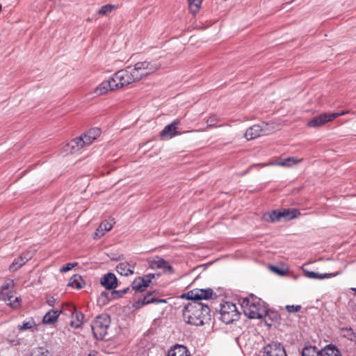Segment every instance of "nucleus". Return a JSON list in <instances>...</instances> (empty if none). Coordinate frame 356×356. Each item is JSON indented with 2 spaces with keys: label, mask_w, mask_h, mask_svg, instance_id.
I'll return each mask as SVG.
<instances>
[{
  "label": "nucleus",
  "mask_w": 356,
  "mask_h": 356,
  "mask_svg": "<svg viewBox=\"0 0 356 356\" xmlns=\"http://www.w3.org/2000/svg\"><path fill=\"white\" fill-rule=\"evenodd\" d=\"M85 146L83 145L81 139H80L79 136L71 140L68 143H67L63 147V152L65 154H74L81 150Z\"/></svg>",
  "instance_id": "11"
},
{
  "label": "nucleus",
  "mask_w": 356,
  "mask_h": 356,
  "mask_svg": "<svg viewBox=\"0 0 356 356\" xmlns=\"http://www.w3.org/2000/svg\"><path fill=\"white\" fill-rule=\"evenodd\" d=\"M241 307L245 315L250 318H261L267 314L264 302L252 295L243 300Z\"/></svg>",
  "instance_id": "2"
},
{
  "label": "nucleus",
  "mask_w": 356,
  "mask_h": 356,
  "mask_svg": "<svg viewBox=\"0 0 356 356\" xmlns=\"http://www.w3.org/2000/svg\"><path fill=\"white\" fill-rule=\"evenodd\" d=\"M30 356H31V355Z\"/></svg>",
  "instance_id": "49"
},
{
  "label": "nucleus",
  "mask_w": 356,
  "mask_h": 356,
  "mask_svg": "<svg viewBox=\"0 0 356 356\" xmlns=\"http://www.w3.org/2000/svg\"><path fill=\"white\" fill-rule=\"evenodd\" d=\"M82 282L83 280L80 275H74L70 278L68 286L79 289L82 288Z\"/></svg>",
  "instance_id": "32"
},
{
  "label": "nucleus",
  "mask_w": 356,
  "mask_h": 356,
  "mask_svg": "<svg viewBox=\"0 0 356 356\" xmlns=\"http://www.w3.org/2000/svg\"><path fill=\"white\" fill-rule=\"evenodd\" d=\"M15 286V282L13 280H6L1 286V290L3 297L6 296V294H11L12 291Z\"/></svg>",
  "instance_id": "29"
},
{
  "label": "nucleus",
  "mask_w": 356,
  "mask_h": 356,
  "mask_svg": "<svg viewBox=\"0 0 356 356\" xmlns=\"http://www.w3.org/2000/svg\"><path fill=\"white\" fill-rule=\"evenodd\" d=\"M136 263L134 261H123L118 264L116 266L117 272L124 276L131 275L134 273Z\"/></svg>",
  "instance_id": "16"
},
{
  "label": "nucleus",
  "mask_w": 356,
  "mask_h": 356,
  "mask_svg": "<svg viewBox=\"0 0 356 356\" xmlns=\"http://www.w3.org/2000/svg\"><path fill=\"white\" fill-rule=\"evenodd\" d=\"M262 134V127L259 124H255L246 130L245 137L247 140H252L260 136Z\"/></svg>",
  "instance_id": "22"
},
{
  "label": "nucleus",
  "mask_w": 356,
  "mask_h": 356,
  "mask_svg": "<svg viewBox=\"0 0 356 356\" xmlns=\"http://www.w3.org/2000/svg\"><path fill=\"white\" fill-rule=\"evenodd\" d=\"M180 120H176L173 121L171 124L165 126L164 129L161 132V136L162 138L170 136V138L177 135V132L176 131L177 126L179 124Z\"/></svg>",
  "instance_id": "21"
},
{
  "label": "nucleus",
  "mask_w": 356,
  "mask_h": 356,
  "mask_svg": "<svg viewBox=\"0 0 356 356\" xmlns=\"http://www.w3.org/2000/svg\"><path fill=\"white\" fill-rule=\"evenodd\" d=\"M161 268H163L165 271L168 272L169 273H173V268L168 261H165V264L163 265Z\"/></svg>",
  "instance_id": "43"
},
{
  "label": "nucleus",
  "mask_w": 356,
  "mask_h": 356,
  "mask_svg": "<svg viewBox=\"0 0 356 356\" xmlns=\"http://www.w3.org/2000/svg\"><path fill=\"white\" fill-rule=\"evenodd\" d=\"M115 90H116V85L113 83L111 78H110L99 84L93 91L91 92V95L94 97H98Z\"/></svg>",
  "instance_id": "10"
},
{
  "label": "nucleus",
  "mask_w": 356,
  "mask_h": 356,
  "mask_svg": "<svg viewBox=\"0 0 356 356\" xmlns=\"http://www.w3.org/2000/svg\"><path fill=\"white\" fill-rule=\"evenodd\" d=\"M159 275L158 274H154V273H149L145 276L143 277V278L145 280V281H147V283L149 284L152 282V280L154 279L156 277H159Z\"/></svg>",
  "instance_id": "40"
},
{
  "label": "nucleus",
  "mask_w": 356,
  "mask_h": 356,
  "mask_svg": "<svg viewBox=\"0 0 356 356\" xmlns=\"http://www.w3.org/2000/svg\"><path fill=\"white\" fill-rule=\"evenodd\" d=\"M165 260L162 258H159L157 260L154 261V264L156 268H161L163 265L165 264Z\"/></svg>",
  "instance_id": "42"
},
{
  "label": "nucleus",
  "mask_w": 356,
  "mask_h": 356,
  "mask_svg": "<svg viewBox=\"0 0 356 356\" xmlns=\"http://www.w3.org/2000/svg\"><path fill=\"white\" fill-rule=\"evenodd\" d=\"M101 134V130L99 128H92L79 136L85 147L91 145Z\"/></svg>",
  "instance_id": "12"
},
{
  "label": "nucleus",
  "mask_w": 356,
  "mask_h": 356,
  "mask_svg": "<svg viewBox=\"0 0 356 356\" xmlns=\"http://www.w3.org/2000/svg\"><path fill=\"white\" fill-rule=\"evenodd\" d=\"M3 299L6 304L12 307L13 309H18L21 306L22 300L20 298L14 297L12 293L6 294V296L3 297Z\"/></svg>",
  "instance_id": "24"
},
{
  "label": "nucleus",
  "mask_w": 356,
  "mask_h": 356,
  "mask_svg": "<svg viewBox=\"0 0 356 356\" xmlns=\"http://www.w3.org/2000/svg\"><path fill=\"white\" fill-rule=\"evenodd\" d=\"M279 211L274 210L271 212L266 213L263 216V218L268 222H275L280 220V217L278 215Z\"/></svg>",
  "instance_id": "30"
},
{
  "label": "nucleus",
  "mask_w": 356,
  "mask_h": 356,
  "mask_svg": "<svg viewBox=\"0 0 356 356\" xmlns=\"http://www.w3.org/2000/svg\"><path fill=\"white\" fill-rule=\"evenodd\" d=\"M120 293V291H115L114 292H113V294H118V293Z\"/></svg>",
  "instance_id": "46"
},
{
  "label": "nucleus",
  "mask_w": 356,
  "mask_h": 356,
  "mask_svg": "<svg viewBox=\"0 0 356 356\" xmlns=\"http://www.w3.org/2000/svg\"><path fill=\"white\" fill-rule=\"evenodd\" d=\"M17 328L20 332L30 330L33 332L38 330L37 323L33 317H29L22 322V323L18 324Z\"/></svg>",
  "instance_id": "17"
},
{
  "label": "nucleus",
  "mask_w": 356,
  "mask_h": 356,
  "mask_svg": "<svg viewBox=\"0 0 356 356\" xmlns=\"http://www.w3.org/2000/svg\"><path fill=\"white\" fill-rule=\"evenodd\" d=\"M111 78L113 83L116 85V90L136 81L129 66L118 71Z\"/></svg>",
  "instance_id": "6"
},
{
  "label": "nucleus",
  "mask_w": 356,
  "mask_h": 356,
  "mask_svg": "<svg viewBox=\"0 0 356 356\" xmlns=\"http://www.w3.org/2000/svg\"><path fill=\"white\" fill-rule=\"evenodd\" d=\"M101 296H104V297H106V296H107V293H106V292H105V291H104V292H102V293H101Z\"/></svg>",
  "instance_id": "45"
},
{
  "label": "nucleus",
  "mask_w": 356,
  "mask_h": 356,
  "mask_svg": "<svg viewBox=\"0 0 356 356\" xmlns=\"http://www.w3.org/2000/svg\"><path fill=\"white\" fill-rule=\"evenodd\" d=\"M101 284L106 289H113L117 287V279L114 274L107 273L101 279Z\"/></svg>",
  "instance_id": "18"
},
{
  "label": "nucleus",
  "mask_w": 356,
  "mask_h": 356,
  "mask_svg": "<svg viewBox=\"0 0 356 356\" xmlns=\"http://www.w3.org/2000/svg\"><path fill=\"white\" fill-rule=\"evenodd\" d=\"M153 302H154V299L151 298L150 296H147L143 297L142 299H140L137 303L140 306H143V305L149 304Z\"/></svg>",
  "instance_id": "37"
},
{
  "label": "nucleus",
  "mask_w": 356,
  "mask_h": 356,
  "mask_svg": "<svg viewBox=\"0 0 356 356\" xmlns=\"http://www.w3.org/2000/svg\"><path fill=\"white\" fill-rule=\"evenodd\" d=\"M351 290H352L353 291H355V293H356V288H351Z\"/></svg>",
  "instance_id": "47"
},
{
  "label": "nucleus",
  "mask_w": 356,
  "mask_h": 356,
  "mask_svg": "<svg viewBox=\"0 0 356 356\" xmlns=\"http://www.w3.org/2000/svg\"><path fill=\"white\" fill-rule=\"evenodd\" d=\"M220 318L226 324H229L237 321L240 317L235 304L230 302H225L220 305Z\"/></svg>",
  "instance_id": "5"
},
{
  "label": "nucleus",
  "mask_w": 356,
  "mask_h": 356,
  "mask_svg": "<svg viewBox=\"0 0 356 356\" xmlns=\"http://www.w3.org/2000/svg\"><path fill=\"white\" fill-rule=\"evenodd\" d=\"M118 8V6L113 4H106L102 6L97 12V14L101 15H108L113 10Z\"/></svg>",
  "instance_id": "31"
},
{
  "label": "nucleus",
  "mask_w": 356,
  "mask_h": 356,
  "mask_svg": "<svg viewBox=\"0 0 356 356\" xmlns=\"http://www.w3.org/2000/svg\"><path fill=\"white\" fill-rule=\"evenodd\" d=\"M339 274V272L334 273H323L319 274L313 271H305V275L307 277L311 279L323 280L325 278L334 277Z\"/></svg>",
  "instance_id": "25"
},
{
  "label": "nucleus",
  "mask_w": 356,
  "mask_h": 356,
  "mask_svg": "<svg viewBox=\"0 0 356 356\" xmlns=\"http://www.w3.org/2000/svg\"><path fill=\"white\" fill-rule=\"evenodd\" d=\"M302 161L301 159H298L296 157H289L281 161L278 162H273L270 163V165H278L283 167H291L294 165H296Z\"/></svg>",
  "instance_id": "23"
},
{
  "label": "nucleus",
  "mask_w": 356,
  "mask_h": 356,
  "mask_svg": "<svg viewBox=\"0 0 356 356\" xmlns=\"http://www.w3.org/2000/svg\"><path fill=\"white\" fill-rule=\"evenodd\" d=\"M149 286L143 277H136L132 283V289L136 291H143Z\"/></svg>",
  "instance_id": "26"
},
{
  "label": "nucleus",
  "mask_w": 356,
  "mask_h": 356,
  "mask_svg": "<svg viewBox=\"0 0 356 356\" xmlns=\"http://www.w3.org/2000/svg\"><path fill=\"white\" fill-rule=\"evenodd\" d=\"M113 220L103 221L95 232V238H100L104 235L106 232L110 231L113 226Z\"/></svg>",
  "instance_id": "20"
},
{
  "label": "nucleus",
  "mask_w": 356,
  "mask_h": 356,
  "mask_svg": "<svg viewBox=\"0 0 356 356\" xmlns=\"http://www.w3.org/2000/svg\"><path fill=\"white\" fill-rule=\"evenodd\" d=\"M129 67L137 81L143 77L147 76L157 71L161 67V64L154 60H144L138 62L134 66Z\"/></svg>",
  "instance_id": "3"
},
{
  "label": "nucleus",
  "mask_w": 356,
  "mask_h": 356,
  "mask_svg": "<svg viewBox=\"0 0 356 356\" xmlns=\"http://www.w3.org/2000/svg\"><path fill=\"white\" fill-rule=\"evenodd\" d=\"M348 113L349 111H348L339 113H323L312 118L307 122V124L310 127L318 128Z\"/></svg>",
  "instance_id": "7"
},
{
  "label": "nucleus",
  "mask_w": 356,
  "mask_h": 356,
  "mask_svg": "<svg viewBox=\"0 0 356 356\" xmlns=\"http://www.w3.org/2000/svg\"><path fill=\"white\" fill-rule=\"evenodd\" d=\"M321 356H341L339 350L334 346L329 345L320 350Z\"/></svg>",
  "instance_id": "28"
},
{
  "label": "nucleus",
  "mask_w": 356,
  "mask_h": 356,
  "mask_svg": "<svg viewBox=\"0 0 356 356\" xmlns=\"http://www.w3.org/2000/svg\"><path fill=\"white\" fill-rule=\"evenodd\" d=\"M299 213L296 209H284L283 211H279L278 215L280 217V220L284 218L289 220L296 218Z\"/></svg>",
  "instance_id": "27"
},
{
  "label": "nucleus",
  "mask_w": 356,
  "mask_h": 356,
  "mask_svg": "<svg viewBox=\"0 0 356 356\" xmlns=\"http://www.w3.org/2000/svg\"><path fill=\"white\" fill-rule=\"evenodd\" d=\"M15 345H17L19 344V341H16V343H14Z\"/></svg>",
  "instance_id": "48"
},
{
  "label": "nucleus",
  "mask_w": 356,
  "mask_h": 356,
  "mask_svg": "<svg viewBox=\"0 0 356 356\" xmlns=\"http://www.w3.org/2000/svg\"><path fill=\"white\" fill-rule=\"evenodd\" d=\"M213 293L211 289H194L188 291L186 296L191 301L200 302L202 300H209L212 298Z\"/></svg>",
  "instance_id": "8"
},
{
  "label": "nucleus",
  "mask_w": 356,
  "mask_h": 356,
  "mask_svg": "<svg viewBox=\"0 0 356 356\" xmlns=\"http://www.w3.org/2000/svg\"><path fill=\"white\" fill-rule=\"evenodd\" d=\"M111 319L108 315L103 314L97 316L91 325L95 337L99 339H104L107 335Z\"/></svg>",
  "instance_id": "4"
},
{
  "label": "nucleus",
  "mask_w": 356,
  "mask_h": 356,
  "mask_svg": "<svg viewBox=\"0 0 356 356\" xmlns=\"http://www.w3.org/2000/svg\"><path fill=\"white\" fill-rule=\"evenodd\" d=\"M189 10L193 14H195L200 8L202 0H188Z\"/></svg>",
  "instance_id": "33"
},
{
  "label": "nucleus",
  "mask_w": 356,
  "mask_h": 356,
  "mask_svg": "<svg viewBox=\"0 0 356 356\" xmlns=\"http://www.w3.org/2000/svg\"><path fill=\"white\" fill-rule=\"evenodd\" d=\"M301 308L300 305H286V309L289 313L298 312Z\"/></svg>",
  "instance_id": "39"
},
{
  "label": "nucleus",
  "mask_w": 356,
  "mask_h": 356,
  "mask_svg": "<svg viewBox=\"0 0 356 356\" xmlns=\"http://www.w3.org/2000/svg\"><path fill=\"white\" fill-rule=\"evenodd\" d=\"M31 355V356H51L49 351L43 347L35 348Z\"/></svg>",
  "instance_id": "35"
},
{
  "label": "nucleus",
  "mask_w": 356,
  "mask_h": 356,
  "mask_svg": "<svg viewBox=\"0 0 356 356\" xmlns=\"http://www.w3.org/2000/svg\"><path fill=\"white\" fill-rule=\"evenodd\" d=\"M65 308H67L68 310L72 312V320L70 322V325L74 328H79L81 327L83 320V314L81 312L76 311V308L71 305H65Z\"/></svg>",
  "instance_id": "14"
},
{
  "label": "nucleus",
  "mask_w": 356,
  "mask_h": 356,
  "mask_svg": "<svg viewBox=\"0 0 356 356\" xmlns=\"http://www.w3.org/2000/svg\"><path fill=\"white\" fill-rule=\"evenodd\" d=\"M320 354V350L312 346L305 347L302 351V356H321Z\"/></svg>",
  "instance_id": "34"
},
{
  "label": "nucleus",
  "mask_w": 356,
  "mask_h": 356,
  "mask_svg": "<svg viewBox=\"0 0 356 356\" xmlns=\"http://www.w3.org/2000/svg\"><path fill=\"white\" fill-rule=\"evenodd\" d=\"M182 315L186 323L200 326L209 320L210 309L201 302L191 301L184 306Z\"/></svg>",
  "instance_id": "1"
},
{
  "label": "nucleus",
  "mask_w": 356,
  "mask_h": 356,
  "mask_svg": "<svg viewBox=\"0 0 356 356\" xmlns=\"http://www.w3.org/2000/svg\"><path fill=\"white\" fill-rule=\"evenodd\" d=\"M78 264V263L76 262H74V263H68L65 266H63L61 268H60V272L62 273H65V272H67L69 270H70L72 268L76 266Z\"/></svg>",
  "instance_id": "38"
},
{
  "label": "nucleus",
  "mask_w": 356,
  "mask_h": 356,
  "mask_svg": "<svg viewBox=\"0 0 356 356\" xmlns=\"http://www.w3.org/2000/svg\"><path fill=\"white\" fill-rule=\"evenodd\" d=\"M33 254L31 252H23L19 257L15 259L13 263L9 266L10 272H15L24 265L31 258Z\"/></svg>",
  "instance_id": "13"
},
{
  "label": "nucleus",
  "mask_w": 356,
  "mask_h": 356,
  "mask_svg": "<svg viewBox=\"0 0 356 356\" xmlns=\"http://www.w3.org/2000/svg\"><path fill=\"white\" fill-rule=\"evenodd\" d=\"M218 121V119L216 116H211L208 118L207 120V123L208 124V127H213Z\"/></svg>",
  "instance_id": "41"
},
{
  "label": "nucleus",
  "mask_w": 356,
  "mask_h": 356,
  "mask_svg": "<svg viewBox=\"0 0 356 356\" xmlns=\"http://www.w3.org/2000/svg\"><path fill=\"white\" fill-rule=\"evenodd\" d=\"M65 307H63V309L54 310L51 309L47 312L42 318V322L45 325H53L56 323L60 314L65 313Z\"/></svg>",
  "instance_id": "15"
},
{
  "label": "nucleus",
  "mask_w": 356,
  "mask_h": 356,
  "mask_svg": "<svg viewBox=\"0 0 356 356\" xmlns=\"http://www.w3.org/2000/svg\"><path fill=\"white\" fill-rule=\"evenodd\" d=\"M263 356H287L284 348L281 343L273 342L264 348Z\"/></svg>",
  "instance_id": "9"
},
{
  "label": "nucleus",
  "mask_w": 356,
  "mask_h": 356,
  "mask_svg": "<svg viewBox=\"0 0 356 356\" xmlns=\"http://www.w3.org/2000/svg\"><path fill=\"white\" fill-rule=\"evenodd\" d=\"M167 356H191L187 348L182 345L176 344L168 350Z\"/></svg>",
  "instance_id": "19"
},
{
  "label": "nucleus",
  "mask_w": 356,
  "mask_h": 356,
  "mask_svg": "<svg viewBox=\"0 0 356 356\" xmlns=\"http://www.w3.org/2000/svg\"><path fill=\"white\" fill-rule=\"evenodd\" d=\"M56 300L54 297H50L47 300V304L50 307H54L56 304Z\"/></svg>",
  "instance_id": "44"
},
{
  "label": "nucleus",
  "mask_w": 356,
  "mask_h": 356,
  "mask_svg": "<svg viewBox=\"0 0 356 356\" xmlns=\"http://www.w3.org/2000/svg\"><path fill=\"white\" fill-rule=\"evenodd\" d=\"M340 334L346 338H348V339H353L354 337V333L353 332V330L349 327H343L340 330Z\"/></svg>",
  "instance_id": "36"
}]
</instances>
